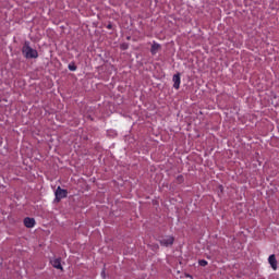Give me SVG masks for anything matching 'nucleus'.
Here are the masks:
<instances>
[{
    "label": "nucleus",
    "mask_w": 279,
    "mask_h": 279,
    "mask_svg": "<svg viewBox=\"0 0 279 279\" xmlns=\"http://www.w3.org/2000/svg\"><path fill=\"white\" fill-rule=\"evenodd\" d=\"M24 226L26 228H34V226H36V220L34 218L26 217L24 219Z\"/></svg>",
    "instance_id": "39448f33"
},
{
    "label": "nucleus",
    "mask_w": 279,
    "mask_h": 279,
    "mask_svg": "<svg viewBox=\"0 0 279 279\" xmlns=\"http://www.w3.org/2000/svg\"><path fill=\"white\" fill-rule=\"evenodd\" d=\"M173 236L163 238L159 241L160 245H163V247H169V245H173Z\"/></svg>",
    "instance_id": "7ed1b4c3"
},
{
    "label": "nucleus",
    "mask_w": 279,
    "mask_h": 279,
    "mask_svg": "<svg viewBox=\"0 0 279 279\" xmlns=\"http://www.w3.org/2000/svg\"><path fill=\"white\" fill-rule=\"evenodd\" d=\"M56 202H60L61 199H64V197H66V195H69V192L66 190H62V187L58 186L56 192Z\"/></svg>",
    "instance_id": "f03ea898"
},
{
    "label": "nucleus",
    "mask_w": 279,
    "mask_h": 279,
    "mask_svg": "<svg viewBox=\"0 0 279 279\" xmlns=\"http://www.w3.org/2000/svg\"><path fill=\"white\" fill-rule=\"evenodd\" d=\"M172 82L173 88H175V90L180 89V73L173 75Z\"/></svg>",
    "instance_id": "0eeeda50"
},
{
    "label": "nucleus",
    "mask_w": 279,
    "mask_h": 279,
    "mask_svg": "<svg viewBox=\"0 0 279 279\" xmlns=\"http://www.w3.org/2000/svg\"><path fill=\"white\" fill-rule=\"evenodd\" d=\"M268 263L272 267V269L276 271L278 269V260L276 259V255L272 254L268 257Z\"/></svg>",
    "instance_id": "20e7f679"
},
{
    "label": "nucleus",
    "mask_w": 279,
    "mask_h": 279,
    "mask_svg": "<svg viewBox=\"0 0 279 279\" xmlns=\"http://www.w3.org/2000/svg\"><path fill=\"white\" fill-rule=\"evenodd\" d=\"M198 264L201 265V267H206V265H208V262H206L205 259H201L198 260Z\"/></svg>",
    "instance_id": "9d476101"
},
{
    "label": "nucleus",
    "mask_w": 279,
    "mask_h": 279,
    "mask_svg": "<svg viewBox=\"0 0 279 279\" xmlns=\"http://www.w3.org/2000/svg\"><path fill=\"white\" fill-rule=\"evenodd\" d=\"M108 27H109V29H110V27H112V25L109 24Z\"/></svg>",
    "instance_id": "f8f14e48"
},
{
    "label": "nucleus",
    "mask_w": 279,
    "mask_h": 279,
    "mask_svg": "<svg viewBox=\"0 0 279 279\" xmlns=\"http://www.w3.org/2000/svg\"><path fill=\"white\" fill-rule=\"evenodd\" d=\"M101 276H102V278H106V270L101 271Z\"/></svg>",
    "instance_id": "9b49d317"
},
{
    "label": "nucleus",
    "mask_w": 279,
    "mask_h": 279,
    "mask_svg": "<svg viewBox=\"0 0 279 279\" xmlns=\"http://www.w3.org/2000/svg\"><path fill=\"white\" fill-rule=\"evenodd\" d=\"M52 267H54V269H61L62 270V259L61 258H54L50 260Z\"/></svg>",
    "instance_id": "423d86ee"
},
{
    "label": "nucleus",
    "mask_w": 279,
    "mask_h": 279,
    "mask_svg": "<svg viewBox=\"0 0 279 279\" xmlns=\"http://www.w3.org/2000/svg\"><path fill=\"white\" fill-rule=\"evenodd\" d=\"M68 68L70 71H77V65H75V63H70Z\"/></svg>",
    "instance_id": "1a4fd4ad"
},
{
    "label": "nucleus",
    "mask_w": 279,
    "mask_h": 279,
    "mask_svg": "<svg viewBox=\"0 0 279 279\" xmlns=\"http://www.w3.org/2000/svg\"><path fill=\"white\" fill-rule=\"evenodd\" d=\"M160 50V44L154 43L150 48V52L153 56H156Z\"/></svg>",
    "instance_id": "6e6552de"
},
{
    "label": "nucleus",
    "mask_w": 279,
    "mask_h": 279,
    "mask_svg": "<svg viewBox=\"0 0 279 279\" xmlns=\"http://www.w3.org/2000/svg\"><path fill=\"white\" fill-rule=\"evenodd\" d=\"M22 53L24 58L27 60L36 59L38 58V50L29 47V41H25L23 47H22Z\"/></svg>",
    "instance_id": "f257e3e1"
}]
</instances>
